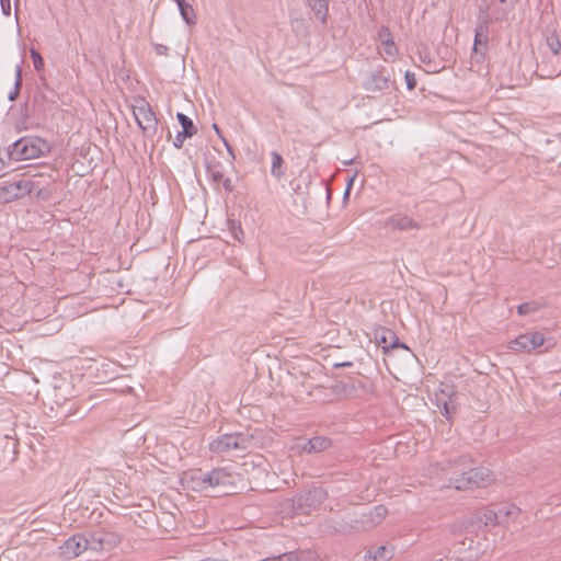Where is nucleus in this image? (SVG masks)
I'll return each instance as SVG.
<instances>
[{
  "label": "nucleus",
  "mask_w": 561,
  "mask_h": 561,
  "mask_svg": "<svg viewBox=\"0 0 561 561\" xmlns=\"http://www.w3.org/2000/svg\"><path fill=\"white\" fill-rule=\"evenodd\" d=\"M482 44L481 42V38H480V33L477 32L476 33V37H474V45H473V50L477 53L478 49H479V46Z\"/></svg>",
  "instance_id": "obj_40"
},
{
  "label": "nucleus",
  "mask_w": 561,
  "mask_h": 561,
  "mask_svg": "<svg viewBox=\"0 0 561 561\" xmlns=\"http://www.w3.org/2000/svg\"><path fill=\"white\" fill-rule=\"evenodd\" d=\"M36 184L28 181V178H23L13 182L0 183V204H9L14 201L21 199L34 191Z\"/></svg>",
  "instance_id": "obj_4"
},
{
  "label": "nucleus",
  "mask_w": 561,
  "mask_h": 561,
  "mask_svg": "<svg viewBox=\"0 0 561 561\" xmlns=\"http://www.w3.org/2000/svg\"><path fill=\"white\" fill-rule=\"evenodd\" d=\"M134 116L144 133H149L156 128L157 119L150 105L141 100L137 105L134 106Z\"/></svg>",
  "instance_id": "obj_10"
},
{
  "label": "nucleus",
  "mask_w": 561,
  "mask_h": 561,
  "mask_svg": "<svg viewBox=\"0 0 561 561\" xmlns=\"http://www.w3.org/2000/svg\"><path fill=\"white\" fill-rule=\"evenodd\" d=\"M392 558V551L386 546H379L375 550H368L365 561H388Z\"/></svg>",
  "instance_id": "obj_20"
},
{
  "label": "nucleus",
  "mask_w": 561,
  "mask_h": 561,
  "mask_svg": "<svg viewBox=\"0 0 561 561\" xmlns=\"http://www.w3.org/2000/svg\"><path fill=\"white\" fill-rule=\"evenodd\" d=\"M31 58L33 60L35 70L41 72L44 69L45 65L41 54L36 49L31 48Z\"/></svg>",
  "instance_id": "obj_29"
},
{
  "label": "nucleus",
  "mask_w": 561,
  "mask_h": 561,
  "mask_svg": "<svg viewBox=\"0 0 561 561\" xmlns=\"http://www.w3.org/2000/svg\"><path fill=\"white\" fill-rule=\"evenodd\" d=\"M353 181H354V178H351L348 180V183H347V186H346V190L344 192V199H346L348 196H350V192H351V188H352V185H353Z\"/></svg>",
  "instance_id": "obj_41"
},
{
  "label": "nucleus",
  "mask_w": 561,
  "mask_h": 561,
  "mask_svg": "<svg viewBox=\"0 0 561 561\" xmlns=\"http://www.w3.org/2000/svg\"><path fill=\"white\" fill-rule=\"evenodd\" d=\"M274 561H299L297 551L285 552L273 557Z\"/></svg>",
  "instance_id": "obj_31"
},
{
  "label": "nucleus",
  "mask_w": 561,
  "mask_h": 561,
  "mask_svg": "<svg viewBox=\"0 0 561 561\" xmlns=\"http://www.w3.org/2000/svg\"><path fill=\"white\" fill-rule=\"evenodd\" d=\"M512 8L506 4V0H499V5L491 13V18L495 21H503L507 19Z\"/></svg>",
  "instance_id": "obj_25"
},
{
  "label": "nucleus",
  "mask_w": 561,
  "mask_h": 561,
  "mask_svg": "<svg viewBox=\"0 0 561 561\" xmlns=\"http://www.w3.org/2000/svg\"><path fill=\"white\" fill-rule=\"evenodd\" d=\"M50 151L48 142L39 137H23L14 141L8 149L13 161L37 159Z\"/></svg>",
  "instance_id": "obj_2"
},
{
  "label": "nucleus",
  "mask_w": 561,
  "mask_h": 561,
  "mask_svg": "<svg viewBox=\"0 0 561 561\" xmlns=\"http://www.w3.org/2000/svg\"><path fill=\"white\" fill-rule=\"evenodd\" d=\"M470 461L468 457H461L459 462L450 465L449 486L456 490H467L471 488L486 486L493 481V474L488 468L477 467L465 470Z\"/></svg>",
  "instance_id": "obj_1"
},
{
  "label": "nucleus",
  "mask_w": 561,
  "mask_h": 561,
  "mask_svg": "<svg viewBox=\"0 0 561 561\" xmlns=\"http://www.w3.org/2000/svg\"><path fill=\"white\" fill-rule=\"evenodd\" d=\"M476 518L485 527L499 526L496 506L484 507L476 514Z\"/></svg>",
  "instance_id": "obj_17"
},
{
  "label": "nucleus",
  "mask_w": 561,
  "mask_h": 561,
  "mask_svg": "<svg viewBox=\"0 0 561 561\" xmlns=\"http://www.w3.org/2000/svg\"><path fill=\"white\" fill-rule=\"evenodd\" d=\"M388 510L383 505H377L369 513L363 515L360 520L363 528L368 529L379 525L386 517Z\"/></svg>",
  "instance_id": "obj_15"
},
{
  "label": "nucleus",
  "mask_w": 561,
  "mask_h": 561,
  "mask_svg": "<svg viewBox=\"0 0 561 561\" xmlns=\"http://www.w3.org/2000/svg\"><path fill=\"white\" fill-rule=\"evenodd\" d=\"M539 309V305L536 302H524L518 306V313L520 316H526L533 312H536Z\"/></svg>",
  "instance_id": "obj_28"
},
{
  "label": "nucleus",
  "mask_w": 561,
  "mask_h": 561,
  "mask_svg": "<svg viewBox=\"0 0 561 561\" xmlns=\"http://www.w3.org/2000/svg\"><path fill=\"white\" fill-rule=\"evenodd\" d=\"M156 51L158 55H168L169 48L165 45L157 44Z\"/></svg>",
  "instance_id": "obj_39"
},
{
  "label": "nucleus",
  "mask_w": 561,
  "mask_h": 561,
  "mask_svg": "<svg viewBox=\"0 0 561 561\" xmlns=\"http://www.w3.org/2000/svg\"><path fill=\"white\" fill-rule=\"evenodd\" d=\"M271 157H272L271 174L276 179L283 178L285 175L283 157L277 151H272Z\"/></svg>",
  "instance_id": "obj_24"
},
{
  "label": "nucleus",
  "mask_w": 561,
  "mask_h": 561,
  "mask_svg": "<svg viewBox=\"0 0 561 561\" xmlns=\"http://www.w3.org/2000/svg\"><path fill=\"white\" fill-rule=\"evenodd\" d=\"M176 117L183 128L182 131H184V133H186V135H191V136H193L196 133V128H195L192 119L188 116H186L183 113H178Z\"/></svg>",
  "instance_id": "obj_26"
},
{
  "label": "nucleus",
  "mask_w": 561,
  "mask_h": 561,
  "mask_svg": "<svg viewBox=\"0 0 561 561\" xmlns=\"http://www.w3.org/2000/svg\"><path fill=\"white\" fill-rule=\"evenodd\" d=\"M4 168V161L3 159L0 157V171H2V169Z\"/></svg>",
  "instance_id": "obj_44"
},
{
  "label": "nucleus",
  "mask_w": 561,
  "mask_h": 561,
  "mask_svg": "<svg viewBox=\"0 0 561 561\" xmlns=\"http://www.w3.org/2000/svg\"><path fill=\"white\" fill-rule=\"evenodd\" d=\"M232 233L237 240H240V236L243 234V231H242L240 225L236 226L234 224H232Z\"/></svg>",
  "instance_id": "obj_38"
},
{
  "label": "nucleus",
  "mask_w": 561,
  "mask_h": 561,
  "mask_svg": "<svg viewBox=\"0 0 561 561\" xmlns=\"http://www.w3.org/2000/svg\"><path fill=\"white\" fill-rule=\"evenodd\" d=\"M213 128L215 129V133L218 135V137L222 140V138H225V137L222 136L221 130L219 129V127L216 124H214Z\"/></svg>",
  "instance_id": "obj_43"
},
{
  "label": "nucleus",
  "mask_w": 561,
  "mask_h": 561,
  "mask_svg": "<svg viewBox=\"0 0 561 561\" xmlns=\"http://www.w3.org/2000/svg\"><path fill=\"white\" fill-rule=\"evenodd\" d=\"M22 84V62L15 66V83L14 90L10 92L9 100L14 101L20 92Z\"/></svg>",
  "instance_id": "obj_27"
},
{
  "label": "nucleus",
  "mask_w": 561,
  "mask_h": 561,
  "mask_svg": "<svg viewBox=\"0 0 561 561\" xmlns=\"http://www.w3.org/2000/svg\"><path fill=\"white\" fill-rule=\"evenodd\" d=\"M308 3L316 18L324 23L329 12L328 0H308Z\"/></svg>",
  "instance_id": "obj_21"
},
{
  "label": "nucleus",
  "mask_w": 561,
  "mask_h": 561,
  "mask_svg": "<svg viewBox=\"0 0 561 561\" xmlns=\"http://www.w3.org/2000/svg\"><path fill=\"white\" fill-rule=\"evenodd\" d=\"M28 181H33L36 184V187L32 193H34L38 199L48 201L51 198L56 191L55 187L43 175L28 178Z\"/></svg>",
  "instance_id": "obj_13"
},
{
  "label": "nucleus",
  "mask_w": 561,
  "mask_h": 561,
  "mask_svg": "<svg viewBox=\"0 0 561 561\" xmlns=\"http://www.w3.org/2000/svg\"><path fill=\"white\" fill-rule=\"evenodd\" d=\"M398 51L393 39H385V42L380 44L379 54L385 60H394Z\"/></svg>",
  "instance_id": "obj_23"
},
{
  "label": "nucleus",
  "mask_w": 561,
  "mask_h": 561,
  "mask_svg": "<svg viewBox=\"0 0 561 561\" xmlns=\"http://www.w3.org/2000/svg\"><path fill=\"white\" fill-rule=\"evenodd\" d=\"M192 137L191 135H186L184 131H178L173 145L175 148H181L186 138Z\"/></svg>",
  "instance_id": "obj_33"
},
{
  "label": "nucleus",
  "mask_w": 561,
  "mask_h": 561,
  "mask_svg": "<svg viewBox=\"0 0 561 561\" xmlns=\"http://www.w3.org/2000/svg\"><path fill=\"white\" fill-rule=\"evenodd\" d=\"M387 226L399 230L420 229V225L403 214H394L387 220Z\"/></svg>",
  "instance_id": "obj_16"
},
{
  "label": "nucleus",
  "mask_w": 561,
  "mask_h": 561,
  "mask_svg": "<svg viewBox=\"0 0 561 561\" xmlns=\"http://www.w3.org/2000/svg\"><path fill=\"white\" fill-rule=\"evenodd\" d=\"M299 561H319V554L311 550L297 551Z\"/></svg>",
  "instance_id": "obj_30"
},
{
  "label": "nucleus",
  "mask_w": 561,
  "mask_h": 561,
  "mask_svg": "<svg viewBox=\"0 0 561 561\" xmlns=\"http://www.w3.org/2000/svg\"><path fill=\"white\" fill-rule=\"evenodd\" d=\"M331 440L327 437L322 436H316L310 438L306 445L302 447L304 450H307L309 453L314 451L319 453L322 450H325L330 447Z\"/></svg>",
  "instance_id": "obj_19"
},
{
  "label": "nucleus",
  "mask_w": 561,
  "mask_h": 561,
  "mask_svg": "<svg viewBox=\"0 0 561 561\" xmlns=\"http://www.w3.org/2000/svg\"><path fill=\"white\" fill-rule=\"evenodd\" d=\"M208 174L215 183H222L227 192H231L233 186L230 179L225 178L222 171L218 167H209Z\"/></svg>",
  "instance_id": "obj_22"
},
{
  "label": "nucleus",
  "mask_w": 561,
  "mask_h": 561,
  "mask_svg": "<svg viewBox=\"0 0 561 561\" xmlns=\"http://www.w3.org/2000/svg\"><path fill=\"white\" fill-rule=\"evenodd\" d=\"M407 87L409 90H413L416 85V78L415 75L411 71H407L404 75Z\"/></svg>",
  "instance_id": "obj_34"
},
{
  "label": "nucleus",
  "mask_w": 561,
  "mask_h": 561,
  "mask_svg": "<svg viewBox=\"0 0 561 561\" xmlns=\"http://www.w3.org/2000/svg\"><path fill=\"white\" fill-rule=\"evenodd\" d=\"M90 549L89 537L73 535L59 547V554L65 559H72Z\"/></svg>",
  "instance_id": "obj_8"
},
{
  "label": "nucleus",
  "mask_w": 561,
  "mask_h": 561,
  "mask_svg": "<svg viewBox=\"0 0 561 561\" xmlns=\"http://www.w3.org/2000/svg\"><path fill=\"white\" fill-rule=\"evenodd\" d=\"M496 512L500 526L514 520L520 514V508L513 503H503L496 506Z\"/></svg>",
  "instance_id": "obj_14"
},
{
  "label": "nucleus",
  "mask_w": 561,
  "mask_h": 561,
  "mask_svg": "<svg viewBox=\"0 0 561 561\" xmlns=\"http://www.w3.org/2000/svg\"><path fill=\"white\" fill-rule=\"evenodd\" d=\"M378 37H379V42L380 44L385 42V39H393L392 38V35L390 33V30L388 26H381L378 31Z\"/></svg>",
  "instance_id": "obj_32"
},
{
  "label": "nucleus",
  "mask_w": 561,
  "mask_h": 561,
  "mask_svg": "<svg viewBox=\"0 0 561 561\" xmlns=\"http://www.w3.org/2000/svg\"><path fill=\"white\" fill-rule=\"evenodd\" d=\"M438 408H439L442 414H444L446 416L448 415L449 411H448V404L446 401H444L442 404H438Z\"/></svg>",
  "instance_id": "obj_42"
},
{
  "label": "nucleus",
  "mask_w": 561,
  "mask_h": 561,
  "mask_svg": "<svg viewBox=\"0 0 561 561\" xmlns=\"http://www.w3.org/2000/svg\"><path fill=\"white\" fill-rule=\"evenodd\" d=\"M325 499L327 492L322 488H313L299 494L293 502L298 512L308 514L310 511L318 507Z\"/></svg>",
  "instance_id": "obj_5"
},
{
  "label": "nucleus",
  "mask_w": 561,
  "mask_h": 561,
  "mask_svg": "<svg viewBox=\"0 0 561 561\" xmlns=\"http://www.w3.org/2000/svg\"><path fill=\"white\" fill-rule=\"evenodd\" d=\"M175 3L178 4L180 15L183 21L190 26L195 25L197 22V16L192 4L186 2V0H179Z\"/></svg>",
  "instance_id": "obj_18"
},
{
  "label": "nucleus",
  "mask_w": 561,
  "mask_h": 561,
  "mask_svg": "<svg viewBox=\"0 0 561 561\" xmlns=\"http://www.w3.org/2000/svg\"><path fill=\"white\" fill-rule=\"evenodd\" d=\"M237 476L226 468H216L207 472L208 488H221L224 493L233 490Z\"/></svg>",
  "instance_id": "obj_7"
},
{
  "label": "nucleus",
  "mask_w": 561,
  "mask_h": 561,
  "mask_svg": "<svg viewBox=\"0 0 561 561\" xmlns=\"http://www.w3.org/2000/svg\"><path fill=\"white\" fill-rule=\"evenodd\" d=\"M222 142L228 151V156L230 157V159L234 160L236 156H234V151H233L232 147L229 145V142L227 141L226 138H222Z\"/></svg>",
  "instance_id": "obj_37"
},
{
  "label": "nucleus",
  "mask_w": 561,
  "mask_h": 561,
  "mask_svg": "<svg viewBox=\"0 0 561 561\" xmlns=\"http://www.w3.org/2000/svg\"><path fill=\"white\" fill-rule=\"evenodd\" d=\"M548 45L553 54H559L561 49V43L557 38L549 39Z\"/></svg>",
  "instance_id": "obj_35"
},
{
  "label": "nucleus",
  "mask_w": 561,
  "mask_h": 561,
  "mask_svg": "<svg viewBox=\"0 0 561 561\" xmlns=\"http://www.w3.org/2000/svg\"><path fill=\"white\" fill-rule=\"evenodd\" d=\"M121 541V538L115 533L96 530L90 534L89 543L90 549L93 551H108L116 547Z\"/></svg>",
  "instance_id": "obj_9"
},
{
  "label": "nucleus",
  "mask_w": 561,
  "mask_h": 561,
  "mask_svg": "<svg viewBox=\"0 0 561 561\" xmlns=\"http://www.w3.org/2000/svg\"><path fill=\"white\" fill-rule=\"evenodd\" d=\"M252 436L243 433L225 434L209 444L211 451L217 454L243 453L252 447Z\"/></svg>",
  "instance_id": "obj_3"
},
{
  "label": "nucleus",
  "mask_w": 561,
  "mask_h": 561,
  "mask_svg": "<svg viewBox=\"0 0 561 561\" xmlns=\"http://www.w3.org/2000/svg\"><path fill=\"white\" fill-rule=\"evenodd\" d=\"M389 75L382 70H376L365 80L364 88L368 92H378L388 88Z\"/></svg>",
  "instance_id": "obj_12"
},
{
  "label": "nucleus",
  "mask_w": 561,
  "mask_h": 561,
  "mask_svg": "<svg viewBox=\"0 0 561 561\" xmlns=\"http://www.w3.org/2000/svg\"><path fill=\"white\" fill-rule=\"evenodd\" d=\"M2 12L5 15H10L11 13V2L10 0H0Z\"/></svg>",
  "instance_id": "obj_36"
},
{
  "label": "nucleus",
  "mask_w": 561,
  "mask_h": 561,
  "mask_svg": "<svg viewBox=\"0 0 561 561\" xmlns=\"http://www.w3.org/2000/svg\"><path fill=\"white\" fill-rule=\"evenodd\" d=\"M181 482L184 488L193 491H204L208 489L207 472L201 469L183 472Z\"/></svg>",
  "instance_id": "obj_11"
},
{
  "label": "nucleus",
  "mask_w": 561,
  "mask_h": 561,
  "mask_svg": "<svg viewBox=\"0 0 561 561\" xmlns=\"http://www.w3.org/2000/svg\"><path fill=\"white\" fill-rule=\"evenodd\" d=\"M545 342V337L539 332H528L520 334L516 339L512 340L507 344V348L513 352H525L529 353L533 350L541 346Z\"/></svg>",
  "instance_id": "obj_6"
}]
</instances>
